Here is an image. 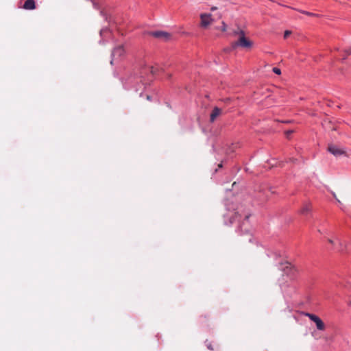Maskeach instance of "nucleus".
<instances>
[{
    "label": "nucleus",
    "mask_w": 351,
    "mask_h": 351,
    "mask_svg": "<svg viewBox=\"0 0 351 351\" xmlns=\"http://www.w3.org/2000/svg\"><path fill=\"white\" fill-rule=\"evenodd\" d=\"M282 269L288 276L292 275L295 272V269L289 263H286V265Z\"/></svg>",
    "instance_id": "1a4fd4ad"
},
{
    "label": "nucleus",
    "mask_w": 351,
    "mask_h": 351,
    "mask_svg": "<svg viewBox=\"0 0 351 351\" xmlns=\"http://www.w3.org/2000/svg\"><path fill=\"white\" fill-rule=\"evenodd\" d=\"M93 3V6L95 9L96 10H99V5L97 3H96L95 1H94L93 0L91 1Z\"/></svg>",
    "instance_id": "f3484780"
},
{
    "label": "nucleus",
    "mask_w": 351,
    "mask_h": 351,
    "mask_svg": "<svg viewBox=\"0 0 351 351\" xmlns=\"http://www.w3.org/2000/svg\"><path fill=\"white\" fill-rule=\"evenodd\" d=\"M147 34L156 38H158L164 41H167L171 38V34L164 31L149 32Z\"/></svg>",
    "instance_id": "20e7f679"
},
{
    "label": "nucleus",
    "mask_w": 351,
    "mask_h": 351,
    "mask_svg": "<svg viewBox=\"0 0 351 351\" xmlns=\"http://www.w3.org/2000/svg\"><path fill=\"white\" fill-rule=\"evenodd\" d=\"M226 30V25L224 22H222L221 31L225 32Z\"/></svg>",
    "instance_id": "6ab92c4d"
},
{
    "label": "nucleus",
    "mask_w": 351,
    "mask_h": 351,
    "mask_svg": "<svg viewBox=\"0 0 351 351\" xmlns=\"http://www.w3.org/2000/svg\"><path fill=\"white\" fill-rule=\"evenodd\" d=\"M306 316L308 317L311 321L315 322L316 327L319 330H324L325 329V324L323 321L316 315L306 313Z\"/></svg>",
    "instance_id": "7ed1b4c3"
},
{
    "label": "nucleus",
    "mask_w": 351,
    "mask_h": 351,
    "mask_svg": "<svg viewBox=\"0 0 351 351\" xmlns=\"http://www.w3.org/2000/svg\"><path fill=\"white\" fill-rule=\"evenodd\" d=\"M332 196L336 199V200L338 202L339 204H341V202L337 198L336 194L334 192H332Z\"/></svg>",
    "instance_id": "aec40b11"
},
{
    "label": "nucleus",
    "mask_w": 351,
    "mask_h": 351,
    "mask_svg": "<svg viewBox=\"0 0 351 351\" xmlns=\"http://www.w3.org/2000/svg\"><path fill=\"white\" fill-rule=\"evenodd\" d=\"M328 242H329L330 243H331V244H334V241H333V240H332V239H328Z\"/></svg>",
    "instance_id": "b1692460"
},
{
    "label": "nucleus",
    "mask_w": 351,
    "mask_h": 351,
    "mask_svg": "<svg viewBox=\"0 0 351 351\" xmlns=\"http://www.w3.org/2000/svg\"><path fill=\"white\" fill-rule=\"evenodd\" d=\"M36 7L34 0H26L23 8L25 10H33Z\"/></svg>",
    "instance_id": "9d476101"
},
{
    "label": "nucleus",
    "mask_w": 351,
    "mask_h": 351,
    "mask_svg": "<svg viewBox=\"0 0 351 351\" xmlns=\"http://www.w3.org/2000/svg\"><path fill=\"white\" fill-rule=\"evenodd\" d=\"M250 217V214L244 213L241 214L239 211L234 213L233 216L230 217V223L232 224L233 223H238V230L241 233H246L248 232L250 230V224L248 219Z\"/></svg>",
    "instance_id": "f257e3e1"
},
{
    "label": "nucleus",
    "mask_w": 351,
    "mask_h": 351,
    "mask_svg": "<svg viewBox=\"0 0 351 351\" xmlns=\"http://www.w3.org/2000/svg\"><path fill=\"white\" fill-rule=\"evenodd\" d=\"M207 348H208L209 350H213V348H212V346H211V344H210V343L207 344Z\"/></svg>",
    "instance_id": "4be33fe9"
},
{
    "label": "nucleus",
    "mask_w": 351,
    "mask_h": 351,
    "mask_svg": "<svg viewBox=\"0 0 351 351\" xmlns=\"http://www.w3.org/2000/svg\"><path fill=\"white\" fill-rule=\"evenodd\" d=\"M147 99L151 101L152 100L151 96L147 95Z\"/></svg>",
    "instance_id": "393cba45"
},
{
    "label": "nucleus",
    "mask_w": 351,
    "mask_h": 351,
    "mask_svg": "<svg viewBox=\"0 0 351 351\" xmlns=\"http://www.w3.org/2000/svg\"><path fill=\"white\" fill-rule=\"evenodd\" d=\"M125 53V50L123 45H119L114 48L112 52V59L110 61V64H113L114 59L119 58L121 57Z\"/></svg>",
    "instance_id": "423d86ee"
},
{
    "label": "nucleus",
    "mask_w": 351,
    "mask_h": 351,
    "mask_svg": "<svg viewBox=\"0 0 351 351\" xmlns=\"http://www.w3.org/2000/svg\"><path fill=\"white\" fill-rule=\"evenodd\" d=\"M273 71H274V73H275L276 74H278V75H280L281 73L280 69L277 67H274Z\"/></svg>",
    "instance_id": "dca6fc26"
},
{
    "label": "nucleus",
    "mask_w": 351,
    "mask_h": 351,
    "mask_svg": "<svg viewBox=\"0 0 351 351\" xmlns=\"http://www.w3.org/2000/svg\"><path fill=\"white\" fill-rule=\"evenodd\" d=\"M235 34H238L239 36V39L234 43V47H241L243 48H250L252 46V43L249 39H247L245 36V32L239 29L238 31L234 32Z\"/></svg>",
    "instance_id": "f03ea898"
},
{
    "label": "nucleus",
    "mask_w": 351,
    "mask_h": 351,
    "mask_svg": "<svg viewBox=\"0 0 351 351\" xmlns=\"http://www.w3.org/2000/svg\"><path fill=\"white\" fill-rule=\"evenodd\" d=\"M217 9V7H215V6H213V7H212V8H210L211 11H215V10H216Z\"/></svg>",
    "instance_id": "5701e85b"
},
{
    "label": "nucleus",
    "mask_w": 351,
    "mask_h": 351,
    "mask_svg": "<svg viewBox=\"0 0 351 351\" xmlns=\"http://www.w3.org/2000/svg\"><path fill=\"white\" fill-rule=\"evenodd\" d=\"M109 32V29L108 28H104L100 30V35L101 37L104 36V34L106 33V32Z\"/></svg>",
    "instance_id": "2eb2a0df"
},
{
    "label": "nucleus",
    "mask_w": 351,
    "mask_h": 351,
    "mask_svg": "<svg viewBox=\"0 0 351 351\" xmlns=\"http://www.w3.org/2000/svg\"><path fill=\"white\" fill-rule=\"evenodd\" d=\"M328 151L336 157L346 154V152L343 149L333 144L328 145Z\"/></svg>",
    "instance_id": "39448f33"
},
{
    "label": "nucleus",
    "mask_w": 351,
    "mask_h": 351,
    "mask_svg": "<svg viewBox=\"0 0 351 351\" xmlns=\"http://www.w3.org/2000/svg\"><path fill=\"white\" fill-rule=\"evenodd\" d=\"M311 210V208L308 205H305L301 210V213L303 215H306Z\"/></svg>",
    "instance_id": "f8f14e48"
},
{
    "label": "nucleus",
    "mask_w": 351,
    "mask_h": 351,
    "mask_svg": "<svg viewBox=\"0 0 351 351\" xmlns=\"http://www.w3.org/2000/svg\"><path fill=\"white\" fill-rule=\"evenodd\" d=\"M211 14L203 13L200 14L201 26L207 27L212 22Z\"/></svg>",
    "instance_id": "0eeeda50"
},
{
    "label": "nucleus",
    "mask_w": 351,
    "mask_h": 351,
    "mask_svg": "<svg viewBox=\"0 0 351 351\" xmlns=\"http://www.w3.org/2000/svg\"><path fill=\"white\" fill-rule=\"evenodd\" d=\"M291 31H289V30H286V31L285 32V33H284V38H288V36H289V35H291Z\"/></svg>",
    "instance_id": "a211bd4d"
},
{
    "label": "nucleus",
    "mask_w": 351,
    "mask_h": 351,
    "mask_svg": "<svg viewBox=\"0 0 351 351\" xmlns=\"http://www.w3.org/2000/svg\"><path fill=\"white\" fill-rule=\"evenodd\" d=\"M221 110L220 108H219L218 107H215L210 114V121L211 122H214L216 118L221 114Z\"/></svg>",
    "instance_id": "6e6552de"
},
{
    "label": "nucleus",
    "mask_w": 351,
    "mask_h": 351,
    "mask_svg": "<svg viewBox=\"0 0 351 351\" xmlns=\"http://www.w3.org/2000/svg\"><path fill=\"white\" fill-rule=\"evenodd\" d=\"M300 13H302L304 14H306L307 16H317V14H315V13H313V12H307V11H305V10H298Z\"/></svg>",
    "instance_id": "ddd939ff"
},
{
    "label": "nucleus",
    "mask_w": 351,
    "mask_h": 351,
    "mask_svg": "<svg viewBox=\"0 0 351 351\" xmlns=\"http://www.w3.org/2000/svg\"><path fill=\"white\" fill-rule=\"evenodd\" d=\"M350 305H351V301H350Z\"/></svg>",
    "instance_id": "cd10ccee"
},
{
    "label": "nucleus",
    "mask_w": 351,
    "mask_h": 351,
    "mask_svg": "<svg viewBox=\"0 0 351 351\" xmlns=\"http://www.w3.org/2000/svg\"><path fill=\"white\" fill-rule=\"evenodd\" d=\"M293 133V130H288L287 132H286V134H287V136L288 137L291 134Z\"/></svg>",
    "instance_id": "412c9836"
},
{
    "label": "nucleus",
    "mask_w": 351,
    "mask_h": 351,
    "mask_svg": "<svg viewBox=\"0 0 351 351\" xmlns=\"http://www.w3.org/2000/svg\"><path fill=\"white\" fill-rule=\"evenodd\" d=\"M269 193V191H268V190H265V189L261 190L258 194V198L261 201H263V200L267 199Z\"/></svg>",
    "instance_id": "9b49d317"
},
{
    "label": "nucleus",
    "mask_w": 351,
    "mask_h": 351,
    "mask_svg": "<svg viewBox=\"0 0 351 351\" xmlns=\"http://www.w3.org/2000/svg\"><path fill=\"white\" fill-rule=\"evenodd\" d=\"M100 14H101V16H105V14H104V12H103V11H101V12H100Z\"/></svg>",
    "instance_id": "a878e982"
},
{
    "label": "nucleus",
    "mask_w": 351,
    "mask_h": 351,
    "mask_svg": "<svg viewBox=\"0 0 351 351\" xmlns=\"http://www.w3.org/2000/svg\"><path fill=\"white\" fill-rule=\"evenodd\" d=\"M222 166H223V165H222V163H220V164H219V165H218L219 168H221V167H222Z\"/></svg>",
    "instance_id": "bb28decb"
},
{
    "label": "nucleus",
    "mask_w": 351,
    "mask_h": 351,
    "mask_svg": "<svg viewBox=\"0 0 351 351\" xmlns=\"http://www.w3.org/2000/svg\"><path fill=\"white\" fill-rule=\"evenodd\" d=\"M351 54V47L348 49H345L343 51V56L342 58V60H346V56Z\"/></svg>",
    "instance_id": "4468645a"
}]
</instances>
